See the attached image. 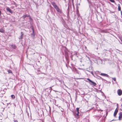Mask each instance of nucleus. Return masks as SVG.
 <instances>
[{"label":"nucleus","mask_w":122,"mask_h":122,"mask_svg":"<svg viewBox=\"0 0 122 122\" xmlns=\"http://www.w3.org/2000/svg\"><path fill=\"white\" fill-rule=\"evenodd\" d=\"M118 10L119 11H120L121 13H122V11L121 10V7L119 4H118Z\"/></svg>","instance_id":"nucleus-9"},{"label":"nucleus","mask_w":122,"mask_h":122,"mask_svg":"<svg viewBox=\"0 0 122 122\" xmlns=\"http://www.w3.org/2000/svg\"><path fill=\"white\" fill-rule=\"evenodd\" d=\"M33 35V36L34 37L35 36V34H34V33H33V34H32L31 35Z\"/></svg>","instance_id":"nucleus-18"},{"label":"nucleus","mask_w":122,"mask_h":122,"mask_svg":"<svg viewBox=\"0 0 122 122\" xmlns=\"http://www.w3.org/2000/svg\"><path fill=\"white\" fill-rule=\"evenodd\" d=\"M117 92L119 96H121L122 94V91L121 89H118L117 91Z\"/></svg>","instance_id":"nucleus-3"},{"label":"nucleus","mask_w":122,"mask_h":122,"mask_svg":"<svg viewBox=\"0 0 122 122\" xmlns=\"http://www.w3.org/2000/svg\"><path fill=\"white\" fill-rule=\"evenodd\" d=\"M121 101H122V98L121 99Z\"/></svg>","instance_id":"nucleus-22"},{"label":"nucleus","mask_w":122,"mask_h":122,"mask_svg":"<svg viewBox=\"0 0 122 122\" xmlns=\"http://www.w3.org/2000/svg\"><path fill=\"white\" fill-rule=\"evenodd\" d=\"M11 47L12 48L14 49H15L16 47V46L15 45H11Z\"/></svg>","instance_id":"nucleus-10"},{"label":"nucleus","mask_w":122,"mask_h":122,"mask_svg":"<svg viewBox=\"0 0 122 122\" xmlns=\"http://www.w3.org/2000/svg\"><path fill=\"white\" fill-rule=\"evenodd\" d=\"M34 30H33V33H34Z\"/></svg>","instance_id":"nucleus-21"},{"label":"nucleus","mask_w":122,"mask_h":122,"mask_svg":"<svg viewBox=\"0 0 122 122\" xmlns=\"http://www.w3.org/2000/svg\"><path fill=\"white\" fill-rule=\"evenodd\" d=\"M21 35L20 36V38L21 39H22L23 38V35L24 34L23 32H21Z\"/></svg>","instance_id":"nucleus-13"},{"label":"nucleus","mask_w":122,"mask_h":122,"mask_svg":"<svg viewBox=\"0 0 122 122\" xmlns=\"http://www.w3.org/2000/svg\"><path fill=\"white\" fill-rule=\"evenodd\" d=\"M112 79L115 81H116V79L115 78H112Z\"/></svg>","instance_id":"nucleus-16"},{"label":"nucleus","mask_w":122,"mask_h":122,"mask_svg":"<svg viewBox=\"0 0 122 122\" xmlns=\"http://www.w3.org/2000/svg\"><path fill=\"white\" fill-rule=\"evenodd\" d=\"M119 120H121V119L122 118V112H120L119 114Z\"/></svg>","instance_id":"nucleus-5"},{"label":"nucleus","mask_w":122,"mask_h":122,"mask_svg":"<svg viewBox=\"0 0 122 122\" xmlns=\"http://www.w3.org/2000/svg\"><path fill=\"white\" fill-rule=\"evenodd\" d=\"M112 3H114L115 2V1L114 0H109Z\"/></svg>","instance_id":"nucleus-17"},{"label":"nucleus","mask_w":122,"mask_h":122,"mask_svg":"<svg viewBox=\"0 0 122 122\" xmlns=\"http://www.w3.org/2000/svg\"><path fill=\"white\" fill-rule=\"evenodd\" d=\"M29 15H28L27 14H25V15H23L22 17L23 19H24L26 17H29Z\"/></svg>","instance_id":"nucleus-11"},{"label":"nucleus","mask_w":122,"mask_h":122,"mask_svg":"<svg viewBox=\"0 0 122 122\" xmlns=\"http://www.w3.org/2000/svg\"><path fill=\"white\" fill-rule=\"evenodd\" d=\"M117 104V105H118V104Z\"/></svg>","instance_id":"nucleus-25"},{"label":"nucleus","mask_w":122,"mask_h":122,"mask_svg":"<svg viewBox=\"0 0 122 122\" xmlns=\"http://www.w3.org/2000/svg\"><path fill=\"white\" fill-rule=\"evenodd\" d=\"M121 13V14H122V13Z\"/></svg>","instance_id":"nucleus-23"},{"label":"nucleus","mask_w":122,"mask_h":122,"mask_svg":"<svg viewBox=\"0 0 122 122\" xmlns=\"http://www.w3.org/2000/svg\"><path fill=\"white\" fill-rule=\"evenodd\" d=\"M51 4L53 5L54 8L56 9V11L60 13H62V10H60L56 5V3L54 2H52L51 3Z\"/></svg>","instance_id":"nucleus-1"},{"label":"nucleus","mask_w":122,"mask_h":122,"mask_svg":"<svg viewBox=\"0 0 122 122\" xmlns=\"http://www.w3.org/2000/svg\"><path fill=\"white\" fill-rule=\"evenodd\" d=\"M121 13V14H122V13Z\"/></svg>","instance_id":"nucleus-24"},{"label":"nucleus","mask_w":122,"mask_h":122,"mask_svg":"<svg viewBox=\"0 0 122 122\" xmlns=\"http://www.w3.org/2000/svg\"><path fill=\"white\" fill-rule=\"evenodd\" d=\"M6 10L7 11L9 12L10 13H12V11L9 7H7L6 8Z\"/></svg>","instance_id":"nucleus-7"},{"label":"nucleus","mask_w":122,"mask_h":122,"mask_svg":"<svg viewBox=\"0 0 122 122\" xmlns=\"http://www.w3.org/2000/svg\"><path fill=\"white\" fill-rule=\"evenodd\" d=\"M8 72L9 73H12V71L10 70H8Z\"/></svg>","instance_id":"nucleus-15"},{"label":"nucleus","mask_w":122,"mask_h":122,"mask_svg":"<svg viewBox=\"0 0 122 122\" xmlns=\"http://www.w3.org/2000/svg\"><path fill=\"white\" fill-rule=\"evenodd\" d=\"M100 75L103 76H104L107 77H108V75H107V74H106L105 73H101L100 74Z\"/></svg>","instance_id":"nucleus-8"},{"label":"nucleus","mask_w":122,"mask_h":122,"mask_svg":"<svg viewBox=\"0 0 122 122\" xmlns=\"http://www.w3.org/2000/svg\"><path fill=\"white\" fill-rule=\"evenodd\" d=\"M0 32L2 33H4L5 30L2 28L0 29Z\"/></svg>","instance_id":"nucleus-12"},{"label":"nucleus","mask_w":122,"mask_h":122,"mask_svg":"<svg viewBox=\"0 0 122 122\" xmlns=\"http://www.w3.org/2000/svg\"><path fill=\"white\" fill-rule=\"evenodd\" d=\"M1 10H0V15H1Z\"/></svg>","instance_id":"nucleus-20"},{"label":"nucleus","mask_w":122,"mask_h":122,"mask_svg":"<svg viewBox=\"0 0 122 122\" xmlns=\"http://www.w3.org/2000/svg\"><path fill=\"white\" fill-rule=\"evenodd\" d=\"M14 122H18L17 120H16L14 121Z\"/></svg>","instance_id":"nucleus-19"},{"label":"nucleus","mask_w":122,"mask_h":122,"mask_svg":"<svg viewBox=\"0 0 122 122\" xmlns=\"http://www.w3.org/2000/svg\"><path fill=\"white\" fill-rule=\"evenodd\" d=\"M11 97L13 99H14L15 98V96L14 95H11Z\"/></svg>","instance_id":"nucleus-14"},{"label":"nucleus","mask_w":122,"mask_h":122,"mask_svg":"<svg viewBox=\"0 0 122 122\" xmlns=\"http://www.w3.org/2000/svg\"><path fill=\"white\" fill-rule=\"evenodd\" d=\"M118 108H117L114 111V117H115L116 116L117 114V113L118 112Z\"/></svg>","instance_id":"nucleus-4"},{"label":"nucleus","mask_w":122,"mask_h":122,"mask_svg":"<svg viewBox=\"0 0 122 122\" xmlns=\"http://www.w3.org/2000/svg\"><path fill=\"white\" fill-rule=\"evenodd\" d=\"M79 108L77 107L76 108V111L77 112L76 113V114L77 116H79Z\"/></svg>","instance_id":"nucleus-6"},{"label":"nucleus","mask_w":122,"mask_h":122,"mask_svg":"<svg viewBox=\"0 0 122 122\" xmlns=\"http://www.w3.org/2000/svg\"><path fill=\"white\" fill-rule=\"evenodd\" d=\"M87 79L90 83V84L91 85L94 86H95L97 84L95 82L93 81L89 78H87Z\"/></svg>","instance_id":"nucleus-2"}]
</instances>
